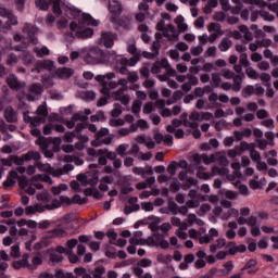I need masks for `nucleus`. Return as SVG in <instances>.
I'll use <instances>...</instances> for the list:
<instances>
[{
	"mask_svg": "<svg viewBox=\"0 0 278 278\" xmlns=\"http://www.w3.org/2000/svg\"><path fill=\"white\" fill-rule=\"evenodd\" d=\"M87 64H106L114 71H127V66H136L138 60L136 58L127 59L123 55H117L116 51L104 52L99 47H93L85 56Z\"/></svg>",
	"mask_w": 278,
	"mask_h": 278,
	"instance_id": "nucleus-1",
	"label": "nucleus"
},
{
	"mask_svg": "<svg viewBox=\"0 0 278 278\" xmlns=\"http://www.w3.org/2000/svg\"><path fill=\"white\" fill-rule=\"evenodd\" d=\"M70 14L72 18H79V22H72L70 25L71 31H76V38H91L94 35V30L92 28H84L85 25H91L92 27H99L101 23L99 20H94L92 15L88 13H81L80 10L73 8H68Z\"/></svg>",
	"mask_w": 278,
	"mask_h": 278,
	"instance_id": "nucleus-2",
	"label": "nucleus"
},
{
	"mask_svg": "<svg viewBox=\"0 0 278 278\" xmlns=\"http://www.w3.org/2000/svg\"><path fill=\"white\" fill-rule=\"evenodd\" d=\"M35 162L40 161V152L30 150L27 153L23 154L22 156H11L9 159H1V166H12L15 164L16 166H23L25 162Z\"/></svg>",
	"mask_w": 278,
	"mask_h": 278,
	"instance_id": "nucleus-3",
	"label": "nucleus"
},
{
	"mask_svg": "<svg viewBox=\"0 0 278 278\" xmlns=\"http://www.w3.org/2000/svg\"><path fill=\"white\" fill-rule=\"evenodd\" d=\"M54 278H92L85 267L74 268V275L71 271L64 273L63 269H58L54 273Z\"/></svg>",
	"mask_w": 278,
	"mask_h": 278,
	"instance_id": "nucleus-4",
	"label": "nucleus"
},
{
	"mask_svg": "<svg viewBox=\"0 0 278 278\" xmlns=\"http://www.w3.org/2000/svg\"><path fill=\"white\" fill-rule=\"evenodd\" d=\"M248 77H250V79H261V81H265L266 86H267V97L269 99H273V97H275V90L271 89L270 87V74H266V73H262L260 75V73H257V71H245Z\"/></svg>",
	"mask_w": 278,
	"mask_h": 278,
	"instance_id": "nucleus-5",
	"label": "nucleus"
},
{
	"mask_svg": "<svg viewBox=\"0 0 278 278\" xmlns=\"http://www.w3.org/2000/svg\"><path fill=\"white\" fill-rule=\"evenodd\" d=\"M222 75L226 79H232L235 84L232 90H235V92H240L242 89V79H244V73L237 71V74H235L231 71H224Z\"/></svg>",
	"mask_w": 278,
	"mask_h": 278,
	"instance_id": "nucleus-6",
	"label": "nucleus"
},
{
	"mask_svg": "<svg viewBox=\"0 0 278 278\" xmlns=\"http://www.w3.org/2000/svg\"><path fill=\"white\" fill-rule=\"evenodd\" d=\"M1 16H2V29H10L12 25H18V18L14 15V12L8 10L5 8H1Z\"/></svg>",
	"mask_w": 278,
	"mask_h": 278,
	"instance_id": "nucleus-7",
	"label": "nucleus"
},
{
	"mask_svg": "<svg viewBox=\"0 0 278 278\" xmlns=\"http://www.w3.org/2000/svg\"><path fill=\"white\" fill-rule=\"evenodd\" d=\"M116 33L104 31L101 34L100 45H103L106 49H112L114 47V40H116Z\"/></svg>",
	"mask_w": 278,
	"mask_h": 278,
	"instance_id": "nucleus-8",
	"label": "nucleus"
},
{
	"mask_svg": "<svg viewBox=\"0 0 278 278\" xmlns=\"http://www.w3.org/2000/svg\"><path fill=\"white\" fill-rule=\"evenodd\" d=\"M23 33L26 34L28 42L30 45H36L38 42V37L36 34L38 33V28L31 24H25L23 28Z\"/></svg>",
	"mask_w": 278,
	"mask_h": 278,
	"instance_id": "nucleus-9",
	"label": "nucleus"
},
{
	"mask_svg": "<svg viewBox=\"0 0 278 278\" xmlns=\"http://www.w3.org/2000/svg\"><path fill=\"white\" fill-rule=\"evenodd\" d=\"M20 188L22 190H24L26 192V194H29L30 197L36 194V188L38 190H42L43 186L42 185H36V184H33L29 186V181L28 180H21L20 181Z\"/></svg>",
	"mask_w": 278,
	"mask_h": 278,
	"instance_id": "nucleus-10",
	"label": "nucleus"
},
{
	"mask_svg": "<svg viewBox=\"0 0 278 278\" xmlns=\"http://www.w3.org/2000/svg\"><path fill=\"white\" fill-rule=\"evenodd\" d=\"M112 23L117 25V27H122V29L129 30L131 29V21L127 17H121V16H111Z\"/></svg>",
	"mask_w": 278,
	"mask_h": 278,
	"instance_id": "nucleus-11",
	"label": "nucleus"
},
{
	"mask_svg": "<svg viewBox=\"0 0 278 278\" xmlns=\"http://www.w3.org/2000/svg\"><path fill=\"white\" fill-rule=\"evenodd\" d=\"M7 84L11 88V90H22V88H25V83L18 81V78L14 76V74L9 75L7 77Z\"/></svg>",
	"mask_w": 278,
	"mask_h": 278,
	"instance_id": "nucleus-12",
	"label": "nucleus"
},
{
	"mask_svg": "<svg viewBox=\"0 0 278 278\" xmlns=\"http://www.w3.org/2000/svg\"><path fill=\"white\" fill-rule=\"evenodd\" d=\"M40 94H42V86L38 84L31 85L28 90V101L40 99Z\"/></svg>",
	"mask_w": 278,
	"mask_h": 278,
	"instance_id": "nucleus-13",
	"label": "nucleus"
},
{
	"mask_svg": "<svg viewBox=\"0 0 278 278\" xmlns=\"http://www.w3.org/2000/svg\"><path fill=\"white\" fill-rule=\"evenodd\" d=\"M25 49H27V43H23L22 46H15V51H23L22 60L24 64H33L34 63V55L31 53L25 52Z\"/></svg>",
	"mask_w": 278,
	"mask_h": 278,
	"instance_id": "nucleus-14",
	"label": "nucleus"
},
{
	"mask_svg": "<svg viewBox=\"0 0 278 278\" xmlns=\"http://www.w3.org/2000/svg\"><path fill=\"white\" fill-rule=\"evenodd\" d=\"M96 81H99L102 86V88L100 90L101 94H105V97H110L111 89H110V87H108V80H105V76L97 75L96 76Z\"/></svg>",
	"mask_w": 278,
	"mask_h": 278,
	"instance_id": "nucleus-15",
	"label": "nucleus"
},
{
	"mask_svg": "<svg viewBox=\"0 0 278 278\" xmlns=\"http://www.w3.org/2000/svg\"><path fill=\"white\" fill-rule=\"evenodd\" d=\"M9 175L10 178L3 182V188L5 190H8V188H14V186H16V179H18V172L16 170H11Z\"/></svg>",
	"mask_w": 278,
	"mask_h": 278,
	"instance_id": "nucleus-16",
	"label": "nucleus"
},
{
	"mask_svg": "<svg viewBox=\"0 0 278 278\" xmlns=\"http://www.w3.org/2000/svg\"><path fill=\"white\" fill-rule=\"evenodd\" d=\"M228 249H229L230 255H236V253H247V245L244 244L236 245V242H229Z\"/></svg>",
	"mask_w": 278,
	"mask_h": 278,
	"instance_id": "nucleus-17",
	"label": "nucleus"
},
{
	"mask_svg": "<svg viewBox=\"0 0 278 278\" xmlns=\"http://www.w3.org/2000/svg\"><path fill=\"white\" fill-rule=\"evenodd\" d=\"M4 118H5L7 123H16V121H18V118L16 116V111H14V109H12V106H9L5 109Z\"/></svg>",
	"mask_w": 278,
	"mask_h": 278,
	"instance_id": "nucleus-18",
	"label": "nucleus"
},
{
	"mask_svg": "<svg viewBox=\"0 0 278 278\" xmlns=\"http://www.w3.org/2000/svg\"><path fill=\"white\" fill-rule=\"evenodd\" d=\"M48 236L49 238H66L67 232H66V229L62 227H58L48 231Z\"/></svg>",
	"mask_w": 278,
	"mask_h": 278,
	"instance_id": "nucleus-19",
	"label": "nucleus"
},
{
	"mask_svg": "<svg viewBox=\"0 0 278 278\" xmlns=\"http://www.w3.org/2000/svg\"><path fill=\"white\" fill-rule=\"evenodd\" d=\"M114 137L109 136L104 139H100V137L96 136V139L91 141V147H101L102 144H112V140Z\"/></svg>",
	"mask_w": 278,
	"mask_h": 278,
	"instance_id": "nucleus-20",
	"label": "nucleus"
},
{
	"mask_svg": "<svg viewBox=\"0 0 278 278\" xmlns=\"http://www.w3.org/2000/svg\"><path fill=\"white\" fill-rule=\"evenodd\" d=\"M33 51L36 53L37 58H45L51 54V50H49L47 46L35 47Z\"/></svg>",
	"mask_w": 278,
	"mask_h": 278,
	"instance_id": "nucleus-21",
	"label": "nucleus"
},
{
	"mask_svg": "<svg viewBox=\"0 0 278 278\" xmlns=\"http://www.w3.org/2000/svg\"><path fill=\"white\" fill-rule=\"evenodd\" d=\"M36 144H38V147H40V149L42 151H47V149H49V144H51V139L50 138H47V137H39L37 140H36Z\"/></svg>",
	"mask_w": 278,
	"mask_h": 278,
	"instance_id": "nucleus-22",
	"label": "nucleus"
},
{
	"mask_svg": "<svg viewBox=\"0 0 278 278\" xmlns=\"http://www.w3.org/2000/svg\"><path fill=\"white\" fill-rule=\"evenodd\" d=\"M2 225H8L10 227L11 236H16L18 233V229H16V219H8L1 220Z\"/></svg>",
	"mask_w": 278,
	"mask_h": 278,
	"instance_id": "nucleus-23",
	"label": "nucleus"
},
{
	"mask_svg": "<svg viewBox=\"0 0 278 278\" xmlns=\"http://www.w3.org/2000/svg\"><path fill=\"white\" fill-rule=\"evenodd\" d=\"M91 278H105L103 277L105 275V267L104 266H98L91 270V274H89Z\"/></svg>",
	"mask_w": 278,
	"mask_h": 278,
	"instance_id": "nucleus-24",
	"label": "nucleus"
},
{
	"mask_svg": "<svg viewBox=\"0 0 278 278\" xmlns=\"http://www.w3.org/2000/svg\"><path fill=\"white\" fill-rule=\"evenodd\" d=\"M233 42H231L230 39L228 38H223L218 45V49L219 51L222 52H225V51H229V49H231Z\"/></svg>",
	"mask_w": 278,
	"mask_h": 278,
	"instance_id": "nucleus-25",
	"label": "nucleus"
},
{
	"mask_svg": "<svg viewBox=\"0 0 278 278\" xmlns=\"http://www.w3.org/2000/svg\"><path fill=\"white\" fill-rule=\"evenodd\" d=\"M193 160L195 162V164H201V162H203V164H212V156H207V154H202V155H194Z\"/></svg>",
	"mask_w": 278,
	"mask_h": 278,
	"instance_id": "nucleus-26",
	"label": "nucleus"
},
{
	"mask_svg": "<svg viewBox=\"0 0 278 278\" xmlns=\"http://www.w3.org/2000/svg\"><path fill=\"white\" fill-rule=\"evenodd\" d=\"M233 261H228L224 264V269H219V273H222L224 277H227V275H231V270H233Z\"/></svg>",
	"mask_w": 278,
	"mask_h": 278,
	"instance_id": "nucleus-27",
	"label": "nucleus"
},
{
	"mask_svg": "<svg viewBox=\"0 0 278 278\" xmlns=\"http://www.w3.org/2000/svg\"><path fill=\"white\" fill-rule=\"evenodd\" d=\"M175 75H177V71H166L164 74L157 75V79L160 81H168Z\"/></svg>",
	"mask_w": 278,
	"mask_h": 278,
	"instance_id": "nucleus-28",
	"label": "nucleus"
},
{
	"mask_svg": "<svg viewBox=\"0 0 278 278\" xmlns=\"http://www.w3.org/2000/svg\"><path fill=\"white\" fill-rule=\"evenodd\" d=\"M211 161H212V164L214 162H219V164H225V162H227V157H225V155H223L220 152H215L211 155Z\"/></svg>",
	"mask_w": 278,
	"mask_h": 278,
	"instance_id": "nucleus-29",
	"label": "nucleus"
},
{
	"mask_svg": "<svg viewBox=\"0 0 278 278\" xmlns=\"http://www.w3.org/2000/svg\"><path fill=\"white\" fill-rule=\"evenodd\" d=\"M208 31L210 33L214 31V34L223 36V28H222L220 24L215 23V22H213L208 25Z\"/></svg>",
	"mask_w": 278,
	"mask_h": 278,
	"instance_id": "nucleus-30",
	"label": "nucleus"
},
{
	"mask_svg": "<svg viewBox=\"0 0 278 278\" xmlns=\"http://www.w3.org/2000/svg\"><path fill=\"white\" fill-rule=\"evenodd\" d=\"M182 97L184 92L181 90L175 91L172 99L167 101V105H173V103H177L178 101H180V99H182Z\"/></svg>",
	"mask_w": 278,
	"mask_h": 278,
	"instance_id": "nucleus-31",
	"label": "nucleus"
},
{
	"mask_svg": "<svg viewBox=\"0 0 278 278\" xmlns=\"http://www.w3.org/2000/svg\"><path fill=\"white\" fill-rule=\"evenodd\" d=\"M170 27H172V34L168 30V28H165L162 34H163L164 38H167L168 40H177L178 35L175 34V27H173V26H170Z\"/></svg>",
	"mask_w": 278,
	"mask_h": 278,
	"instance_id": "nucleus-32",
	"label": "nucleus"
},
{
	"mask_svg": "<svg viewBox=\"0 0 278 278\" xmlns=\"http://www.w3.org/2000/svg\"><path fill=\"white\" fill-rule=\"evenodd\" d=\"M114 79V73H109L105 76V81H108V86L110 87L111 90H114L115 88L118 87V83L112 80Z\"/></svg>",
	"mask_w": 278,
	"mask_h": 278,
	"instance_id": "nucleus-33",
	"label": "nucleus"
},
{
	"mask_svg": "<svg viewBox=\"0 0 278 278\" xmlns=\"http://www.w3.org/2000/svg\"><path fill=\"white\" fill-rule=\"evenodd\" d=\"M36 212H45V208H42V206L40 205H37V206H27L26 210H25V214L27 216H31V214H36Z\"/></svg>",
	"mask_w": 278,
	"mask_h": 278,
	"instance_id": "nucleus-34",
	"label": "nucleus"
},
{
	"mask_svg": "<svg viewBox=\"0 0 278 278\" xmlns=\"http://www.w3.org/2000/svg\"><path fill=\"white\" fill-rule=\"evenodd\" d=\"M39 66H41V68H45L46 71H53V68H55V65L53 63V61L51 60H43L39 63Z\"/></svg>",
	"mask_w": 278,
	"mask_h": 278,
	"instance_id": "nucleus-35",
	"label": "nucleus"
},
{
	"mask_svg": "<svg viewBox=\"0 0 278 278\" xmlns=\"http://www.w3.org/2000/svg\"><path fill=\"white\" fill-rule=\"evenodd\" d=\"M253 94H255V87L253 85H248L245 88H243L242 97H244V99Z\"/></svg>",
	"mask_w": 278,
	"mask_h": 278,
	"instance_id": "nucleus-36",
	"label": "nucleus"
},
{
	"mask_svg": "<svg viewBox=\"0 0 278 278\" xmlns=\"http://www.w3.org/2000/svg\"><path fill=\"white\" fill-rule=\"evenodd\" d=\"M240 64H241V66L247 68V71H253L252 67H249V55L247 53H241V55H240Z\"/></svg>",
	"mask_w": 278,
	"mask_h": 278,
	"instance_id": "nucleus-37",
	"label": "nucleus"
},
{
	"mask_svg": "<svg viewBox=\"0 0 278 278\" xmlns=\"http://www.w3.org/2000/svg\"><path fill=\"white\" fill-rule=\"evenodd\" d=\"M41 81H42V85L45 86V88H51V86H53V76L43 75L41 77Z\"/></svg>",
	"mask_w": 278,
	"mask_h": 278,
	"instance_id": "nucleus-38",
	"label": "nucleus"
},
{
	"mask_svg": "<svg viewBox=\"0 0 278 278\" xmlns=\"http://www.w3.org/2000/svg\"><path fill=\"white\" fill-rule=\"evenodd\" d=\"M129 149V143H122L116 148L117 155H121V157H125V151Z\"/></svg>",
	"mask_w": 278,
	"mask_h": 278,
	"instance_id": "nucleus-39",
	"label": "nucleus"
},
{
	"mask_svg": "<svg viewBox=\"0 0 278 278\" xmlns=\"http://www.w3.org/2000/svg\"><path fill=\"white\" fill-rule=\"evenodd\" d=\"M260 16L264 18V21H267L268 23H273L275 21V15L270 14L268 11H260Z\"/></svg>",
	"mask_w": 278,
	"mask_h": 278,
	"instance_id": "nucleus-40",
	"label": "nucleus"
},
{
	"mask_svg": "<svg viewBox=\"0 0 278 278\" xmlns=\"http://www.w3.org/2000/svg\"><path fill=\"white\" fill-rule=\"evenodd\" d=\"M36 114L38 116H42L43 118H47V116H49V111H47V105H45V104L39 105L36 111Z\"/></svg>",
	"mask_w": 278,
	"mask_h": 278,
	"instance_id": "nucleus-41",
	"label": "nucleus"
},
{
	"mask_svg": "<svg viewBox=\"0 0 278 278\" xmlns=\"http://www.w3.org/2000/svg\"><path fill=\"white\" fill-rule=\"evenodd\" d=\"M170 223H172V225L174 226V227H182V228H185V229H187V227H188V224H186V223H181V218H179V217H172L170 218ZM184 225V226H182Z\"/></svg>",
	"mask_w": 278,
	"mask_h": 278,
	"instance_id": "nucleus-42",
	"label": "nucleus"
},
{
	"mask_svg": "<svg viewBox=\"0 0 278 278\" xmlns=\"http://www.w3.org/2000/svg\"><path fill=\"white\" fill-rule=\"evenodd\" d=\"M61 1L62 0H53L52 11L53 14H55L56 16H60V14H62V8L60 7Z\"/></svg>",
	"mask_w": 278,
	"mask_h": 278,
	"instance_id": "nucleus-43",
	"label": "nucleus"
},
{
	"mask_svg": "<svg viewBox=\"0 0 278 278\" xmlns=\"http://www.w3.org/2000/svg\"><path fill=\"white\" fill-rule=\"evenodd\" d=\"M35 5L39 8V10H49V2H47V0H36Z\"/></svg>",
	"mask_w": 278,
	"mask_h": 278,
	"instance_id": "nucleus-44",
	"label": "nucleus"
},
{
	"mask_svg": "<svg viewBox=\"0 0 278 278\" xmlns=\"http://www.w3.org/2000/svg\"><path fill=\"white\" fill-rule=\"evenodd\" d=\"M220 74H212V80L211 84L213 86V88H218V86H220Z\"/></svg>",
	"mask_w": 278,
	"mask_h": 278,
	"instance_id": "nucleus-45",
	"label": "nucleus"
},
{
	"mask_svg": "<svg viewBox=\"0 0 278 278\" xmlns=\"http://www.w3.org/2000/svg\"><path fill=\"white\" fill-rule=\"evenodd\" d=\"M64 260V256L53 252L50 254V262H52V264H60V262H62Z\"/></svg>",
	"mask_w": 278,
	"mask_h": 278,
	"instance_id": "nucleus-46",
	"label": "nucleus"
},
{
	"mask_svg": "<svg viewBox=\"0 0 278 278\" xmlns=\"http://www.w3.org/2000/svg\"><path fill=\"white\" fill-rule=\"evenodd\" d=\"M84 129H88V123L77 124L74 132L76 136H81V131H84Z\"/></svg>",
	"mask_w": 278,
	"mask_h": 278,
	"instance_id": "nucleus-47",
	"label": "nucleus"
},
{
	"mask_svg": "<svg viewBox=\"0 0 278 278\" xmlns=\"http://www.w3.org/2000/svg\"><path fill=\"white\" fill-rule=\"evenodd\" d=\"M37 201H42V203H49L51 198H49V192L45 191L37 194Z\"/></svg>",
	"mask_w": 278,
	"mask_h": 278,
	"instance_id": "nucleus-48",
	"label": "nucleus"
},
{
	"mask_svg": "<svg viewBox=\"0 0 278 278\" xmlns=\"http://www.w3.org/2000/svg\"><path fill=\"white\" fill-rule=\"evenodd\" d=\"M250 157L252 162H260L262 160V155L253 148L250 150Z\"/></svg>",
	"mask_w": 278,
	"mask_h": 278,
	"instance_id": "nucleus-49",
	"label": "nucleus"
},
{
	"mask_svg": "<svg viewBox=\"0 0 278 278\" xmlns=\"http://www.w3.org/2000/svg\"><path fill=\"white\" fill-rule=\"evenodd\" d=\"M257 266V261L255 258L249 260L241 270H249V268H255Z\"/></svg>",
	"mask_w": 278,
	"mask_h": 278,
	"instance_id": "nucleus-50",
	"label": "nucleus"
},
{
	"mask_svg": "<svg viewBox=\"0 0 278 278\" xmlns=\"http://www.w3.org/2000/svg\"><path fill=\"white\" fill-rule=\"evenodd\" d=\"M8 66H14V64H18V56L16 54H10L7 59Z\"/></svg>",
	"mask_w": 278,
	"mask_h": 278,
	"instance_id": "nucleus-51",
	"label": "nucleus"
},
{
	"mask_svg": "<svg viewBox=\"0 0 278 278\" xmlns=\"http://www.w3.org/2000/svg\"><path fill=\"white\" fill-rule=\"evenodd\" d=\"M199 184V180H197L195 178H187L184 181V187L185 188H192V186H197Z\"/></svg>",
	"mask_w": 278,
	"mask_h": 278,
	"instance_id": "nucleus-52",
	"label": "nucleus"
},
{
	"mask_svg": "<svg viewBox=\"0 0 278 278\" xmlns=\"http://www.w3.org/2000/svg\"><path fill=\"white\" fill-rule=\"evenodd\" d=\"M167 205H168L169 212H172L174 216L177 215V212L179 210V206L177 205V203H175V201H168Z\"/></svg>",
	"mask_w": 278,
	"mask_h": 278,
	"instance_id": "nucleus-53",
	"label": "nucleus"
},
{
	"mask_svg": "<svg viewBox=\"0 0 278 278\" xmlns=\"http://www.w3.org/2000/svg\"><path fill=\"white\" fill-rule=\"evenodd\" d=\"M176 23H178L179 28L181 29V31H187L188 30V24H181V23H184V16L182 15H178L176 17Z\"/></svg>",
	"mask_w": 278,
	"mask_h": 278,
	"instance_id": "nucleus-54",
	"label": "nucleus"
},
{
	"mask_svg": "<svg viewBox=\"0 0 278 278\" xmlns=\"http://www.w3.org/2000/svg\"><path fill=\"white\" fill-rule=\"evenodd\" d=\"M140 110H142V102L140 101L134 102L131 108L132 114H140Z\"/></svg>",
	"mask_w": 278,
	"mask_h": 278,
	"instance_id": "nucleus-55",
	"label": "nucleus"
},
{
	"mask_svg": "<svg viewBox=\"0 0 278 278\" xmlns=\"http://www.w3.org/2000/svg\"><path fill=\"white\" fill-rule=\"evenodd\" d=\"M125 90H127V89L122 87L118 90L113 91V93H112L113 99H115V101H116L117 99H121V97H125Z\"/></svg>",
	"mask_w": 278,
	"mask_h": 278,
	"instance_id": "nucleus-56",
	"label": "nucleus"
},
{
	"mask_svg": "<svg viewBox=\"0 0 278 278\" xmlns=\"http://www.w3.org/2000/svg\"><path fill=\"white\" fill-rule=\"evenodd\" d=\"M11 255L12 257H21V247L18 244L11 247Z\"/></svg>",
	"mask_w": 278,
	"mask_h": 278,
	"instance_id": "nucleus-57",
	"label": "nucleus"
},
{
	"mask_svg": "<svg viewBox=\"0 0 278 278\" xmlns=\"http://www.w3.org/2000/svg\"><path fill=\"white\" fill-rule=\"evenodd\" d=\"M167 173L169 174V175H176V173H177V162H172L168 166H167Z\"/></svg>",
	"mask_w": 278,
	"mask_h": 278,
	"instance_id": "nucleus-58",
	"label": "nucleus"
},
{
	"mask_svg": "<svg viewBox=\"0 0 278 278\" xmlns=\"http://www.w3.org/2000/svg\"><path fill=\"white\" fill-rule=\"evenodd\" d=\"M152 262L149 258H142L140 260L137 265L140 266L141 268H149L151 266Z\"/></svg>",
	"mask_w": 278,
	"mask_h": 278,
	"instance_id": "nucleus-59",
	"label": "nucleus"
},
{
	"mask_svg": "<svg viewBox=\"0 0 278 278\" xmlns=\"http://www.w3.org/2000/svg\"><path fill=\"white\" fill-rule=\"evenodd\" d=\"M75 136H77V135L75 134V131L66 132V134L63 136V140H64V142L71 143V142H73V139L75 138Z\"/></svg>",
	"mask_w": 278,
	"mask_h": 278,
	"instance_id": "nucleus-60",
	"label": "nucleus"
},
{
	"mask_svg": "<svg viewBox=\"0 0 278 278\" xmlns=\"http://www.w3.org/2000/svg\"><path fill=\"white\" fill-rule=\"evenodd\" d=\"M72 118L73 121H80V123H86V121H88V115H81L79 113H75Z\"/></svg>",
	"mask_w": 278,
	"mask_h": 278,
	"instance_id": "nucleus-61",
	"label": "nucleus"
},
{
	"mask_svg": "<svg viewBox=\"0 0 278 278\" xmlns=\"http://www.w3.org/2000/svg\"><path fill=\"white\" fill-rule=\"evenodd\" d=\"M127 79H128V81H130V84H136V81H138L139 77L136 72H129Z\"/></svg>",
	"mask_w": 278,
	"mask_h": 278,
	"instance_id": "nucleus-62",
	"label": "nucleus"
},
{
	"mask_svg": "<svg viewBox=\"0 0 278 278\" xmlns=\"http://www.w3.org/2000/svg\"><path fill=\"white\" fill-rule=\"evenodd\" d=\"M141 208L144 210V212H153V203L152 202H143L141 203Z\"/></svg>",
	"mask_w": 278,
	"mask_h": 278,
	"instance_id": "nucleus-63",
	"label": "nucleus"
},
{
	"mask_svg": "<svg viewBox=\"0 0 278 278\" xmlns=\"http://www.w3.org/2000/svg\"><path fill=\"white\" fill-rule=\"evenodd\" d=\"M143 114H151L153 112V102H148L143 105Z\"/></svg>",
	"mask_w": 278,
	"mask_h": 278,
	"instance_id": "nucleus-64",
	"label": "nucleus"
}]
</instances>
